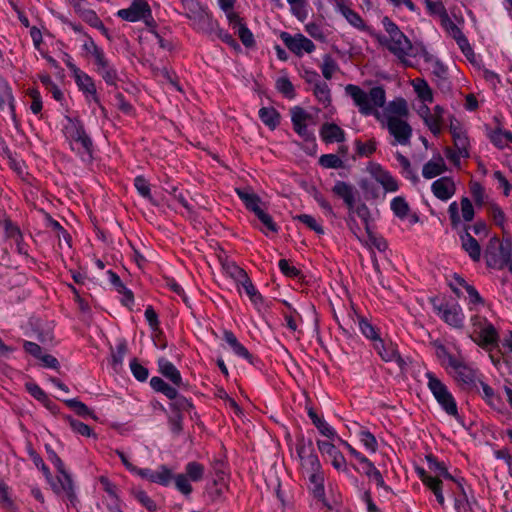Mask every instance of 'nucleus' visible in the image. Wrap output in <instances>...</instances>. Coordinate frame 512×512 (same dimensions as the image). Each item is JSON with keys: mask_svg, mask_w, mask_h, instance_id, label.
<instances>
[{"mask_svg": "<svg viewBox=\"0 0 512 512\" xmlns=\"http://www.w3.org/2000/svg\"><path fill=\"white\" fill-rule=\"evenodd\" d=\"M452 485H455L459 490V495L455 497L454 507L457 512H468L470 509L468 496L464 489L463 483L461 480L455 481Z\"/></svg>", "mask_w": 512, "mask_h": 512, "instance_id": "46", "label": "nucleus"}, {"mask_svg": "<svg viewBox=\"0 0 512 512\" xmlns=\"http://www.w3.org/2000/svg\"><path fill=\"white\" fill-rule=\"evenodd\" d=\"M338 441L320 440L316 441L317 448L327 462L338 472H348L347 462L342 452L337 448Z\"/></svg>", "mask_w": 512, "mask_h": 512, "instance_id": "8", "label": "nucleus"}, {"mask_svg": "<svg viewBox=\"0 0 512 512\" xmlns=\"http://www.w3.org/2000/svg\"><path fill=\"white\" fill-rule=\"evenodd\" d=\"M222 268L225 274L233 279L238 287L249 278L247 273L234 262H225L222 264Z\"/></svg>", "mask_w": 512, "mask_h": 512, "instance_id": "41", "label": "nucleus"}, {"mask_svg": "<svg viewBox=\"0 0 512 512\" xmlns=\"http://www.w3.org/2000/svg\"><path fill=\"white\" fill-rule=\"evenodd\" d=\"M291 13L301 22L308 17L307 0H287Z\"/></svg>", "mask_w": 512, "mask_h": 512, "instance_id": "49", "label": "nucleus"}, {"mask_svg": "<svg viewBox=\"0 0 512 512\" xmlns=\"http://www.w3.org/2000/svg\"><path fill=\"white\" fill-rule=\"evenodd\" d=\"M150 386L154 391L164 394L170 400L176 399L178 396L177 390L160 377H152L150 379Z\"/></svg>", "mask_w": 512, "mask_h": 512, "instance_id": "42", "label": "nucleus"}, {"mask_svg": "<svg viewBox=\"0 0 512 512\" xmlns=\"http://www.w3.org/2000/svg\"><path fill=\"white\" fill-rule=\"evenodd\" d=\"M457 187L453 177L442 176L431 184L432 194L442 202H448L456 194Z\"/></svg>", "mask_w": 512, "mask_h": 512, "instance_id": "19", "label": "nucleus"}, {"mask_svg": "<svg viewBox=\"0 0 512 512\" xmlns=\"http://www.w3.org/2000/svg\"><path fill=\"white\" fill-rule=\"evenodd\" d=\"M82 50L85 52L86 56L94 60L96 66L107 60L103 49L99 47L90 36H85Z\"/></svg>", "mask_w": 512, "mask_h": 512, "instance_id": "31", "label": "nucleus"}, {"mask_svg": "<svg viewBox=\"0 0 512 512\" xmlns=\"http://www.w3.org/2000/svg\"><path fill=\"white\" fill-rule=\"evenodd\" d=\"M159 372L175 386L180 387L183 384L182 376L176 366L165 358L158 360Z\"/></svg>", "mask_w": 512, "mask_h": 512, "instance_id": "27", "label": "nucleus"}, {"mask_svg": "<svg viewBox=\"0 0 512 512\" xmlns=\"http://www.w3.org/2000/svg\"><path fill=\"white\" fill-rule=\"evenodd\" d=\"M359 471L365 474L370 480L374 481L377 487L387 489L381 472L375 467V465L367 459L360 464Z\"/></svg>", "mask_w": 512, "mask_h": 512, "instance_id": "34", "label": "nucleus"}, {"mask_svg": "<svg viewBox=\"0 0 512 512\" xmlns=\"http://www.w3.org/2000/svg\"><path fill=\"white\" fill-rule=\"evenodd\" d=\"M173 479L172 471L165 465L158 467L155 474L157 484L168 486Z\"/></svg>", "mask_w": 512, "mask_h": 512, "instance_id": "60", "label": "nucleus"}, {"mask_svg": "<svg viewBox=\"0 0 512 512\" xmlns=\"http://www.w3.org/2000/svg\"><path fill=\"white\" fill-rule=\"evenodd\" d=\"M440 17L441 26L456 41L461 51L466 56L472 54V48L462 32V28L449 17L446 11L441 12Z\"/></svg>", "mask_w": 512, "mask_h": 512, "instance_id": "14", "label": "nucleus"}, {"mask_svg": "<svg viewBox=\"0 0 512 512\" xmlns=\"http://www.w3.org/2000/svg\"><path fill=\"white\" fill-rule=\"evenodd\" d=\"M427 386L442 409L451 416L458 413L456 401L447 386L436 375L427 371Z\"/></svg>", "mask_w": 512, "mask_h": 512, "instance_id": "5", "label": "nucleus"}, {"mask_svg": "<svg viewBox=\"0 0 512 512\" xmlns=\"http://www.w3.org/2000/svg\"><path fill=\"white\" fill-rule=\"evenodd\" d=\"M291 121L295 132L304 140H314L313 131L309 129L314 124L313 117L300 107L291 110Z\"/></svg>", "mask_w": 512, "mask_h": 512, "instance_id": "15", "label": "nucleus"}, {"mask_svg": "<svg viewBox=\"0 0 512 512\" xmlns=\"http://www.w3.org/2000/svg\"><path fill=\"white\" fill-rule=\"evenodd\" d=\"M489 213L494 223L504 229L506 223V216L501 207L497 204H492L489 207Z\"/></svg>", "mask_w": 512, "mask_h": 512, "instance_id": "62", "label": "nucleus"}, {"mask_svg": "<svg viewBox=\"0 0 512 512\" xmlns=\"http://www.w3.org/2000/svg\"><path fill=\"white\" fill-rule=\"evenodd\" d=\"M367 172L379 183L387 193H394L399 189L398 181L380 164L371 162L367 165Z\"/></svg>", "mask_w": 512, "mask_h": 512, "instance_id": "17", "label": "nucleus"}, {"mask_svg": "<svg viewBox=\"0 0 512 512\" xmlns=\"http://www.w3.org/2000/svg\"><path fill=\"white\" fill-rule=\"evenodd\" d=\"M490 141L499 149H505L512 144V133L508 130L497 128L489 133Z\"/></svg>", "mask_w": 512, "mask_h": 512, "instance_id": "37", "label": "nucleus"}, {"mask_svg": "<svg viewBox=\"0 0 512 512\" xmlns=\"http://www.w3.org/2000/svg\"><path fill=\"white\" fill-rule=\"evenodd\" d=\"M448 373L459 383L464 385H471L475 382L476 371L473 367L466 364L461 358H458L447 369Z\"/></svg>", "mask_w": 512, "mask_h": 512, "instance_id": "20", "label": "nucleus"}, {"mask_svg": "<svg viewBox=\"0 0 512 512\" xmlns=\"http://www.w3.org/2000/svg\"><path fill=\"white\" fill-rule=\"evenodd\" d=\"M130 370L133 374V376L138 380V381H146L148 376H149V371L146 367H144L143 365H141L136 359H132L130 361Z\"/></svg>", "mask_w": 512, "mask_h": 512, "instance_id": "61", "label": "nucleus"}, {"mask_svg": "<svg viewBox=\"0 0 512 512\" xmlns=\"http://www.w3.org/2000/svg\"><path fill=\"white\" fill-rule=\"evenodd\" d=\"M6 106L9 109L12 120L16 122L15 98L12 94V89L8 82L0 77V110H4Z\"/></svg>", "mask_w": 512, "mask_h": 512, "instance_id": "26", "label": "nucleus"}, {"mask_svg": "<svg viewBox=\"0 0 512 512\" xmlns=\"http://www.w3.org/2000/svg\"><path fill=\"white\" fill-rule=\"evenodd\" d=\"M446 170L444 158L441 155H435L423 165L422 176L425 179H433L442 175Z\"/></svg>", "mask_w": 512, "mask_h": 512, "instance_id": "25", "label": "nucleus"}, {"mask_svg": "<svg viewBox=\"0 0 512 512\" xmlns=\"http://www.w3.org/2000/svg\"><path fill=\"white\" fill-rule=\"evenodd\" d=\"M97 72L102 76L105 82L109 85H114L117 81V72L110 62L105 60L96 66Z\"/></svg>", "mask_w": 512, "mask_h": 512, "instance_id": "48", "label": "nucleus"}, {"mask_svg": "<svg viewBox=\"0 0 512 512\" xmlns=\"http://www.w3.org/2000/svg\"><path fill=\"white\" fill-rule=\"evenodd\" d=\"M432 304L434 312L449 326L456 329L463 327L465 316L459 304L437 299H434Z\"/></svg>", "mask_w": 512, "mask_h": 512, "instance_id": "7", "label": "nucleus"}, {"mask_svg": "<svg viewBox=\"0 0 512 512\" xmlns=\"http://www.w3.org/2000/svg\"><path fill=\"white\" fill-rule=\"evenodd\" d=\"M373 348L385 362H401V358L397 349V345L392 341H386L380 338L373 343Z\"/></svg>", "mask_w": 512, "mask_h": 512, "instance_id": "23", "label": "nucleus"}, {"mask_svg": "<svg viewBox=\"0 0 512 512\" xmlns=\"http://www.w3.org/2000/svg\"><path fill=\"white\" fill-rule=\"evenodd\" d=\"M460 240L463 250L470 256V258L473 261H479L481 258V248L478 241L467 231L460 236Z\"/></svg>", "mask_w": 512, "mask_h": 512, "instance_id": "33", "label": "nucleus"}, {"mask_svg": "<svg viewBox=\"0 0 512 512\" xmlns=\"http://www.w3.org/2000/svg\"><path fill=\"white\" fill-rule=\"evenodd\" d=\"M358 438L361 444L365 447L367 451L370 453H375L378 449V443L375 436L366 429H361L358 432Z\"/></svg>", "mask_w": 512, "mask_h": 512, "instance_id": "51", "label": "nucleus"}, {"mask_svg": "<svg viewBox=\"0 0 512 512\" xmlns=\"http://www.w3.org/2000/svg\"><path fill=\"white\" fill-rule=\"evenodd\" d=\"M224 340L232 349V351L239 357L250 360L251 354L249 351L238 341L233 332L225 330L223 333Z\"/></svg>", "mask_w": 512, "mask_h": 512, "instance_id": "36", "label": "nucleus"}, {"mask_svg": "<svg viewBox=\"0 0 512 512\" xmlns=\"http://www.w3.org/2000/svg\"><path fill=\"white\" fill-rule=\"evenodd\" d=\"M360 332L370 341L372 344L380 339V336L376 328L364 318H361L358 322Z\"/></svg>", "mask_w": 512, "mask_h": 512, "instance_id": "55", "label": "nucleus"}, {"mask_svg": "<svg viewBox=\"0 0 512 512\" xmlns=\"http://www.w3.org/2000/svg\"><path fill=\"white\" fill-rule=\"evenodd\" d=\"M448 214L451 226L459 228L463 223L471 222L475 211L472 202L467 197H462L460 203L453 201L449 204Z\"/></svg>", "mask_w": 512, "mask_h": 512, "instance_id": "9", "label": "nucleus"}, {"mask_svg": "<svg viewBox=\"0 0 512 512\" xmlns=\"http://www.w3.org/2000/svg\"><path fill=\"white\" fill-rule=\"evenodd\" d=\"M377 39L384 48L389 50L404 65L413 66L414 59L418 56V48L412 45L404 33L391 38L378 35Z\"/></svg>", "mask_w": 512, "mask_h": 512, "instance_id": "3", "label": "nucleus"}, {"mask_svg": "<svg viewBox=\"0 0 512 512\" xmlns=\"http://www.w3.org/2000/svg\"><path fill=\"white\" fill-rule=\"evenodd\" d=\"M345 93L352 98L362 115H374L393 137L392 145H408L412 137V127L407 119L409 109L405 99L396 98L384 107L386 94L382 87H373L366 92L357 85L348 84Z\"/></svg>", "mask_w": 512, "mask_h": 512, "instance_id": "1", "label": "nucleus"}, {"mask_svg": "<svg viewBox=\"0 0 512 512\" xmlns=\"http://www.w3.org/2000/svg\"><path fill=\"white\" fill-rule=\"evenodd\" d=\"M390 208L394 215L400 219H405L410 211L407 201L401 196L394 197L391 200Z\"/></svg>", "mask_w": 512, "mask_h": 512, "instance_id": "50", "label": "nucleus"}, {"mask_svg": "<svg viewBox=\"0 0 512 512\" xmlns=\"http://www.w3.org/2000/svg\"><path fill=\"white\" fill-rule=\"evenodd\" d=\"M196 28L199 31L209 34H215L219 39H221L224 43L228 44L233 48H239L236 40L225 30L221 29L218 26V23L213 20V18L208 13H203L201 15L200 22L195 24Z\"/></svg>", "mask_w": 512, "mask_h": 512, "instance_id": "16", "label": "nucleus"}, {"mask_svg": "<svg viewBox=\"0 0 512 512\" xmlns=\"http://www.w3.org/2000/svg\"><path fill=\"white\" fill-rule=\"evenodd\" d=\"M511 244L502 242L498 238H492L489 241L485 251V260L488 267L493 269H503L505 267V258Z\"/></svg>", "mask_w": 512, "mask_h": 512, "instance_id": "10", "label": "nucleus"}, {"mask_svg": "<svg viewBox=\"0 0 512 512\" xmlns=\"http://www.w3.org/2000/svg\"><path fill=\"white\" fill-rule=\"evenodd\" d=\"M39 79L45 89L50 92L56 101L63 99V93L48 74L39 75Z\"/></svg>", "mask_w": 512, "mask_h": 512, "instance_id": "53", "label": "nucleus"}, {"mask_svg": "<svg viewBox=\"0 0 512 512\" xmlns=\"http://www.w3.org/2000/svg\"><path fill=\"white\" fill-rule=\"evenodd\" d=\"M296 453L300 461L302 471L307 469L313 470L321 464L318 456L314 452L311 441H306L304 438H300L296 443Z\"/></svg>", "mask_w": 512, "mask_h": 512, "instance_id": "18", "label": "nucleus"}, {"mask_svg": "<svg viewBox=\"0 0 512 512\" xmlns=\"http://www.w3.org/2000/svg\"><path fill=\"white\" fill-rule=\"evenodd\" d=\"M303 474L308 477L310 482V489L315 498L324 502L325 489H324V473L321 464L313 470H304Z\"/></svg>", "mask_w": 512, "mask_h": 512, "instance_id": "22", "label": "nucleus"}, {"mask_svg": "<svg viewBox=\"0 0 512 512\" xmlns=\"http://www.w3.org/2000/svg\"><path fill=\"white\" fill-rule=\"evenodd\" d=\"M295 219L306 225L309 229L313 230L317 234H324L322 225L313 216L309 214H301L296 216Z\"/></svg>", "mask_w": 512, "mask_h": 512, "instance_id": "58", "label": "nucleus"}, {"mask_svg": "<svg viewBox=\"0 0 512 512\" xmlns=\"http://www.w3.org/2000/svg\"><path fill=\"white\" fill-rule=\"evenodd\" d=\"M322 75L325 79L329 80L339 70L336 61L328 54L323 56V62L320 66Z\"/></svg>", "mask_w": 512, "mask_h": 512, "instance_id": "54", "label": "nucleus"}, {"mask_svg": "<svg viewBox=\"0 0 512 512\" xmlns=\"http://www.w3.org/2000/svg\"><path fill=\"white\" fill-rule=\"evenodd\" d=\"M305 31L315 40L325 41L326 35L322 26L316 22H309L305 25Z\"/></svg>", "mask_w": 512, "mask_h": 512, "instance_id": "64", "label": "nucleus"}, {"mask_svg": "<svg viewBox=\"0 0 512 512\" xmlns=\"http://www.w3.org/2000/svg\"><path fill=\"white\" fill-rule=\"evenodd\" d=\"M108 275L111 284L115 287L118 293L123 295L122 302L125 305L133 303V293L122 283L120 277L112 271H109Z\"/></svg>", "mask_w": 512, "mask_h": 512, "instance_id": "43", "label": "nucleus"}, {"mask_svg": "<svg viewBox=\"0 0 512 512\" xmlns=\"http://www.w3.org/2000/svg\"><path fill=\"white\" fill-rule=\"evenodd\" d=\"M56 478L50 474V479H46L51 489L58 495L64 496L72 506L76 505L77 496L71 475L67 470L57 472Z\"/></svg>", "mask_w": 512, "mask_h": 512, "instance_id": "11", "label": "nucleus"}, {"mask_svg": "<svg viewBox=\"0 0 512 512\" xmlns=\"http://www.w3.org/2000/svg\"><path fill=\"white\" fill-rule=\"evenodd\" d=\"M417 98L422 103H432L434 100L433 90L423 78H415L410 81Z\"/></svg>", "mask_w": 512, "mask_h": 512, "instance_id": "29", "label": "nucleus"}, {"mask_svg": "<svg viewBox=\"0 0 512 512\" xmlns=\"http://www.w3.org/2000/svg\"><path fill=\"white\" fill-rule=\"evenodd\" d=\"M240 286L244 289L246 295L249 297L255 309L261 311L262 309L265 308L264 298L257 290V288L253 285L250 278L244 281Z\"/></svg>", "mask_w": 512, "mask_h": 512, "instance_id": "35", "label": "nucleus"}, {"mask_svg": "<svg viewBox=\"0 0 512 512\" xmlns=\"http://www.w3.org/2000/svg\"><path fill=\"white\" fill-rule=\"evenodd\" d=\"M472 332L469 337L479 346H494L498 341V333L495 327L480 314H473L470 318Z\"/></svg>", "mask_w": 512, "mask_h": 512, "instance_id": "6", "label": "nucleus"}, {"mask_svg": "<svg viewBox=\"0 0 512 512\" xmlns=\"http://www.w3.org/2000/svg\"><path fill=\"white\" fill-rule=\"evenodd\" d=\"M62 132L73 151L78 154L90 153L92 142L78 119L65 117Z\"/></svg>", "mask_w": 512, "mask_h": 512, "instance_id": "4", "label": "nucleus"}, {"mask_svg": "<svg viewBox=\"0 0 512 512\" xmlns=\"http://www.w3.org/2000/svg\"><path fill=\"white\" fill-rule=\"evenodd\" d=\"M236 192L239 198L244 202L246 208L252 211L256 216L264 211L262 202L255 193L242 189H237Z\"/></svg>", "mask_w": 512, "mask_h": 512, "instance_id": "32", "label": "nucleus"}, {"mask_svg": "<svg viewBox=\"0 0 512 512\" xmlns=\"http://www.w3.org/2000/svg\"><path fill=\"white\" fill-rule=\"evenodd\" d=\"M395 158L399 167L401 168L402 175L405 178L411 180L413 183H416L418 181V176L412 169L409 159L399 152L395 154Z\"/></svg>", "mask_w": 512, "mask_h": 512, "instance_id": "47", "label": "nucleus"}, {"mask_svg": "<svg viewBox=\"0 0 512 512\" xmlns=\"http://www.w3.org/2000/svg\"><path fill=\"white\" fill-rule=\"evenodd\" d=\"M444 112L442 106L436 105L432 108V112L424 121V124L434 135H438L442 131Z\"/></svg>", "mask_w": 512, "mask_h": 512, "instance_id": "28", "label": "nucleus"}, {"mask_svg": "<svg viewBox=\"0 0 512 512\" xmlns=\"http://www.w3.org/2000/svg\"><path fill=\"white\" fill-rule=\"evenodd\" d=\"M466 292L468 294V306L470 311H475V314H479L482 310L486 309L483 298L473 286H467Z\"/></svg>", "mask_w": 512, "mask_h": 512, "instance_id": "45", "label": "nucleus"}, {"mask_svg": "<svg viewBox=\"0 0 512 512\" xmlns=\"http://www.w3.org/2000/svg\"><path fill=\"white\" fill-rule=\"evenodd\" d=\"M340 13L349 22V24L352 25L353 27H355L359 30L366 29V25L364 23V20L361 18V16L354 10L350 9L348 6L343 8L340 11Z\"/></svg>", "mask_w": 512, "mask_h": 512, "instance_id": "52", "label": "nucleus"}, {"mask_svg": "<svg viewBox=\"0 0 512 512\" xmlns=\"http://www.w3.org/2000/svg\"><path fill=\"white\" fill-rule=\"evenodd\" d=\"M281 40L285 46L296 56L302 57L305 53L310 54L315 50V44L301 33L290 35L287 32L281 34Z\"/></svg>", "mask_w": 512, "mask_h": 512, "instance_id": "12", "label": "nucleus"}, {"mask_svg": "<svg viewBox=\"0 0 512 512\" xmlns=\"http://www.w3.org/2000/svg\"><path fill=\"white\" fill-rule=\"evenodd\" d=\"M313 94L324 108L331 106V91L326 82L319 80L316 81L313 88Z\"/></svg>", "mask_w": 512, "mask_h": 512, "instance_id": "38", "label": "nucleus"}, {"mask_svg": "<svg viewBox=\"0 0 512 512\" xmlns=\"http://www.w3.org/2000/svg\"><path fill=\"white\" fill-rule=\"evenodd\" d=\"M67 422L72 431L81 436L91 437L94 435L92 429L88 425L79 420H76L72 417H67Z\"/></svg>", "mask_w": 512, "mask_h": 512, "instance_id": "56", "label": "nucleus"}, {"mask_svg": "<svg viewBox=\"0 0 512 512\" xmlns=\"http://www.w3.org/2000/svg\"><path fill=\"white\" fill-rule=\"evenodd\" d=\"M320 136L326 143L342 142L345 139V132L336 124L325 123L320 130Z\"/></svg>", "mask_w": 512, "mask_h": 512, "instance_id": "30", "label": "nucleus"}, {"mask_svg": "<svg viewBox=\"0 0 512 512\" xmlns=\"http://www.w3.org/2000/svg\"><path fill=\"white\" fill-rule=\"evenodd\" d=\"M261 121L270 129H275L280 122V115L273 107H262L258 112Z\"/></svg>", "mask_w": 512, "mask_h": 512, "instance_id": "44", "label": "nucleus"}, {"mask_svg": "<svg viewBox=\"0 0 512 512\" xmlns=\"http://www.w3.org/2000/svg\"><path fill=\"white\" fill-rule=\"evenodd\" d=\"M25 388L29 392V394L32 397H34L36 400H38L42 403L48 401V397H47L46 393L35 382H32V381L26 382Z\"/></svg>", "mask_w": 512, "mask_h": 512, "instance_id": "63", "label": "nucleus"}, {"mask_svg": "<svg viewBox=\"0 0 512 512\" xmlns=\"http://www.w3.org/2000/svg\"><path fill=\"white\" fill-rule=\"evenodd\" d=\"M428 469L417 468L416 472L423 484L435 495L438 504L445 506L443 490L451 491L452 484L458 479L452 476L443 462L437 461L432 456L427 457Z\"/></svg>", "mask_w": 512, "mask_h": 512, "instance_id": "2", "label": "nucleus"}, {"mask_svg": "<svg viewBox=\"0 0 512 512\" xmlns=\"http://www.w3.org/2000/svg\"><path fill=\"white\" fill-rule=\"evenodd\" d=\"M117 16L129 22L152 19L150 6L145 0H133L128 8L118 10Z\"/></svg>", "mask_w": 512, "mask_h": 512, "instance_id": "13", "label": "nucleus"}, {"mask_svg": "<svg viewBox=\"0 0 512 512\" xmlns=\"http://www.w3.org/2000/svg\"><path fill=\"white\" fill-rule=\"evenodd\" d=\"M331 191L336 197L343 200L348 210L354 209V204L356 203L357 190L352 184L338 180L333 185Z\"/></svg>", "mask_w": 512, "mask_h": 512, "instance_id": "21", "label": "nucleus"}, {"mask_svg": "<svg viewBox=\"0 0 512 512\" xmlns=\"http://www.w3.org/2000/svg\"><path fill=\"white\" fill-rule=\"evenodd\" d=\"M186 476L192 481H200L204 475V466L197 462H189L186 467Z\"/></svg>", "mask_w": 512, "mask_h": 512, "instance_id": "57", "label": "nucleus"}, {"mask_svg": "<svg viewBox=\"0 0 512 512\" xmlns=\"http://www.w3.org/2000/svg\"><path fill=\"white\" fill-rule=\"evenodd\" d=\"M431 346L435 349V355L438 358L440 364L447 370L458 358L451 355L446 347L439 341L434 340L431 342Z\"/></svg>", "mask_w": 512, "mask_h": 512, "instance_id": "40", "label": "nucleus"}, {"mask_svg": "<svg viewBox=\"0 0 512 512\" xmlns=\"http://www.w3.org/2000/svg\"><path fill=\"white\" fill-rule=\"evenodd\" d=\"M308 416L319 433L326 438V440L341 441V437L336 430L323 418L317 415L313 409L308 410Z\"/></svg>", "mask_w": 512, "mask_h": 512, "instance_id": "24", "label": "nucleus"}, {"mask_svg": "<svg viewBox=\"0 0 512 512\" xmlns=\"http://www.w3.org/2000/svg\"><path fill=\"white\" fill-rule=\"evenodd\" d=\"M74 79L80 90L87 94H95L96 87L92 78L80 69H74Z\"/></svg>", "mask_w": 512, "mask_h": 512, "instance_id": "39", "label": "nucleus"}, {"mask_svg": "<svg viewBox=\"0 0 512 512\" xmlns=\"http://www.w3.org/2000/svg\"><path fill=\"white\" fill-rule=\"evenodd\" d=\"M257 218L262 223L263 227L261 228L262 232L265 234H268L269 232L277 233L278 226L273 221L272 217L264 210L259 215H257Z\"/></svg>", "mask_w": 512, "mask_h": 512, "instance_id": "59", "label": "nucleus"}]
</instances>
